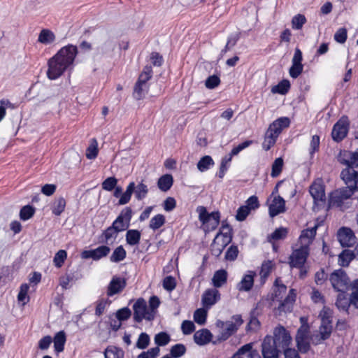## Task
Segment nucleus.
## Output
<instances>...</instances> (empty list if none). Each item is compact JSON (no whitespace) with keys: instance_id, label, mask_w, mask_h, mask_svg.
I'll return each mask as SVG.
<instances>
[{"instance_id":"25","label":"nucleus","mask_w":358,"mask_h":358,"mask_svg":"<svg viewBox=\"0 0 358 358\" xmlns=\"http://www.w3.org/2000/svg\"><path fill=\"white\" fill-rule=\"evenodd\" d=\"M118 234L119 233L111 225L101 234L100 236L101 242L106 244L113 243L117 239Z\"/></svg>"},{"instance_id":"34","label":"nucleus","mask_w":358,"mask_h":358,"mask_svg":"<svg viewBox=\"0 0 358 358\" xmlns=\"http://www.w3.org/2000/svg\"><path fill=\"white\" fill-rule=\"evenodd\" d=\"M173 176L170 174H165L161 176L157 181V186L162 192H167L173 185Z\"/></svg>"},{"instance_id":"16","label":"nucleus","mask_w":358,"mask_h":358,"mask_svg":"<svg viewBox=\"0 0 358 358\" xmlns=\"http://www.w3.org/2000/svg\"><path fill=\"white\" fill-rule=\"evenodd\" d=\"M314 203L319 206L324 204L326 201L324 186L319 182H313L309 188Z\"/></svg>"},{"instance_id":"26","label":"nucleus","mask_w":358,"mask_h":358,"mask_svg":"<svg viewBox=\"0 0 358 358\" xmlns=\"http://www.w3.org/2000/svg\"><path fill=\"white\" fill-rule=\"evenodd\" d=\"M227 281V272L224 269H220L215 272L212 282L214 287L219 288L226 284Z\"/></svg>"},{"instance_id":"51","label":"nucleus","mask_w":358,"mask_h":358,"mask_svg":"<svg viewBox=\"0 0 358 358\" xmlns=\"http://www.w3.org/2000/svg\"><path fill=\"white\" fill-rule=\"evenodd\" d=\"M306 22V18L303 15L297 14L292 20V26L294 29H301Z\"/></svg>"},{"instance_id":"35","label":"nucleus","mask_w":358,"mask_h":358,"mask_svg":"<svg viewBox=\"0 0 358 358\" xmlns=\"http://www.w3.org/2000/svg\"><path fill=\"white\" fill-rule=\"evenodd\" d=\"M126 241L129 245H138L141 240V234L137 229H129L126 233Z\"/></svg>"},{"instance_id":"53","label":"nucleus","mask_w":358,"mask_h":358,"mask_svg":"<svg viewBox=\"0 0 358 358\" xmlns=\"http://www.w3.org/2000/svg\"><path fill=\"white\" fill-rule=\"evenodd\" d=\"M348 38V31L345 27L339 28L334 36V40L338 43H344Z\"/></svg>"},{"instance_id":"8","label":"nucleus","mask_w":358,"mask_h":358,"mask_svg":"<svg viewBox=\"0 0 358 358\" xmlns=\"http://www.w3.org/2000/svg\"><path fill=\"white\" fill-rule=\"evenodd\" d=\"M134 320L136 322H141L143 319L151 321L154 319V313L150 312L146 303V301L140 298L137 299L133 306Z\"/></svg>"},{"instance_id":"62","label":"nucleus","mask_w":358,"mask_h":358,"mask_svg":"<svg viewBox=\"0 0 358 358\" xmlns=\"http://www.w3.org/2000/svg\"><path fill=\"white\" fill-rule=\"evenodd\" d=\"M238 255V249L236 245H231L226 251L225 259L227 261H234Z\"/></svg>"},{"instance_id":"54","label":"nucleus","mask_w":358,"mask_h":358,"mask_svg":"<svg viewBox=\"0 0 358 358\" xmlns=\"http://www.w3.org/2000/svg\"><path fill=\"white\" fill-rule=\"evenodd\" d=\"M162 285L166 291H173L176 287V278L171 275L165 277L163 280Z\"/></svg>"},{"instance_id":"45","label":"nucleus","mask_w":358,"mask_h":358,"mask_svg":"<svg viewBox=\"0 0 358 358\" xmlns=\"http://www.w3.org/2000/svg\"><path fill=\"white\" fill-rule=\"evenodd\" d=\"M186 348L183 344H176L170 350V355L173 358H179L185 355Z\"/></svg>"},{"instance_id":"37","label":"nucleus","mask_w":358,"mask_h":358,"mask_svg":"<svg viewBox=\"0 0 358 358\" xmlns=\"http://www.w3.org/2000/svg\"><path fill=\"white\" fill-rule=\"evenodd\" d=\"M350 301L348 299L345 292H340L338 294L336 301V307L341 310L348 312L350 307Z\"/></svg>"},{"instance_id":"28","label":"nucleus","mask_w":358,"mask_h":358,"mask_svg":"<svg viewBox=\"0 0 358 358\" xmlns=\"http://www.w3.org/2000/svg\"><path fill=\"white\" fill-rule=\"evenodd\" d=\"M220 235L223 236V243L224 245L229 244L232 241V228L227 221H223L222 222L220 230L217 233L216 238Z\"/></svg>"},{"instance_id":"42","label":"nucleus","mask_w":358,"mask_h":358,"mask_svg":"<svg viewBox=\"0 0 358 358\" xmlns=\"http://www.w3.org/2000/svg\"><path fill=\"white\" fill-rule=\"evenodd\" d=\"M214 164V162L210 156L206 155L201 158L197 163L198 169L201 171H206L210 169V166Z\"/></svg>"},{"instance_id":"15","label":"nucleus","mask_w":358,"mask_h":358,"mask_svg":"<svg viewBox=\"0 0 358 358\" xmlns=\"http://www.w3.org/2000/svg\"><path fill=\"white\" fill-rule=\"evenodd\" d=\"M110 251V248L108 246L103 245L95 249L83 250L81 252V257L83 259H92L94 261H98L108 256Z\"/></svg>"},{"instance_id":"48","label":"nucleus","mask_w":358,"mask_h":358,"mask_svg":"<svg viewBox=\"0 0 358 358\" xmlns=\"http://www.w3.org/2000/svg\"><path fill=\"white\" fill-rule=\"evenodd\" d=\"M171 340L170 336L164 331L157 334L155 336V343L159 346L167 345Z\"/></svg>"},{"instance_id":"49","label":"nucleus","mask_w":358,"mask_h":358,"mask_svg":"<svg viewBox=\"0 0 358 358\" xmlns=\"http://www.w3.org/2000/svg\"><path fill=\"white\" fill-rule=\"evenodd\" d=\"M273 264L270 260L265 261L262 263L260 270L261 278L266 279L271 273Z\"/></svg>"},{"instance_id":"31","label":"nucleus","mask_w":358,"mask_h":358,"mask_svg":"<svg viewBox=\"0 0 358 358\" xmlns=\"http://www.w3.org/2000/svg\"><path fill=\"white\" fill-rule=\"evenodd\" d=\"M148 90V84H143L136 81L134 87L133 96L136 100H141L145 97Z\"/></svg>"},{"instance_id":"59","label":"nucleus","mask_w":358,"mask_h":358,"mask_svg":"<svg viewBox=\"0 0 358 358\" xmlns=\"http://www.w3.org/2000/svg\"><path fill=\"white\" fill-rule=\"evenodd\" d=\"M66 256L67 253L65 250H59L54 257L53 262L55 265L58 268L61 267L66 259Z\"/></svg>"},{"instance_id":"24","label":"nucleus","mask_w":358,"mask_h":358,"mask_svg":"<svg viewBox=\"0 0 358 358\" xmlns=\"http://www.w3.org/2000/svg\"><path fill=\"white\" fill-rule=\"evenodd\" d=\"M289 124V119L287 117H282L273 122L269 125L268 129H270V131H273V134L279 136L282 130L285 128L288 127Z\"/></svg>"},{"instance_id":"40","label":"nucleus","mask_w":358,"mask_h":358,"mask_svg":"<svg viewBox=\"0 0 358 358\" xmlns=\"http://www.w3.org/2000/svg\"><path fill=\"white\" fill-rule=\"evenodd\" d=\"M166 222L165 216L162 214H157L152 217L150 221L149 227L156 231L162 227Z\"/></svg>"},{"instance_id":"57","label":"nucleus","mask_w":358,"mask_h":358,"mask_svg":"<svg viewBox=\"0 0 358 358\" xmlns=\"http://www.w3.org/2000/svg\"><path fill=\"white\" fill-rule=\"evenodd\" d=\"M160 352L159 347L150 348L148 351L142 352L136 358H157Z\"/></svg>"},{"instance_id":"1","label":"nucleus","mask_w":358,"mask_h":358,"mask_svg":"<svg viewBox=\"0 0 358 358\" xmlns=\"http://www.w3.org/2000/svg\"><path fill=\"white\" fill-rule=\"evenodd\" d=\"M78 54L76 45H68L62 48L48 62L47 76L50 80L59 78L68 69L73 65Z\"/></svg>"},{"instance_id":"50","label":"nucleus","mask_w":358,"mask_h":358,"mask_svg":"<svg viewBox=\"0 0 358 358\" xmlns=\"http://www.w3.org/2000/svg\"><path fill=\"white\" fill-rule=\"evenodd\" d=\"M35 209L29 205L23 206L20 212V217L22 220H27L34 215Z\"/></svg>"},{"instance_id":"10","label":"nucleus","mask_w":358,"mask_h":358,"mask_svg":"<svg viewBox=\"0 0 358 358\" xmlns=\"http://www.w3.org/2000/svg\"><path fill=\"white\" fill-rule=\"evenodd\" d=\"M310 327L306 324L301 325L296 331L295 341L298 350L301 353H306L310 348L309 342Z\"/></svg>"},{"instance_id":"56","label":"nucleus","mask_w":358,"mask_h":358,"mask_svg":"<svg viewBox=\"0 0 358 358\" xmlns=\"http://www.w3.org/2000/svg\"><path fill=\"white\" fill-rule=\"evenodd\" d=\"M117 184V179L115 177H108L102 182V189L110 192Z\"/></svg>"},{"instance_id":"33","label":"nucleus","mask_w":358,"mask_h":358,"mask_svg":"<svg viewBox=\"0 0 358 358\" xmlns=\"http://www.w3.org/2000/svg\"><path fill=\"white\" fill-rule=\"evenodd\" d=\"M55 34L50 29H43L38 35V41L42 44L48 45L55 41Z\"/></svg>"},{"instance_id":"27","label":"nucleus","mask_w":358,"mask_h":358,"mask_svg":"<svg viewBox=\"0 0 358 358\" xmlns=\"http://www.w3.org/2000/svg\"><path fill=\"white\" fill-rule=\"evenodd\" d=\"M317 226L315 225L314 227L310 229H306L302 231L299 240L301 241L302 245H308L312 242L316 235Z\"/></svg>"},{"instance_id":"9","label":"nucleus","mask_w":358,"mask_h":358,"mask_svg":"<svg viewBox=\"0 0 358 358\" xmlns=\"http://www.w3.org/2000/svg\"><path fill=\"white\" fill-rule=\"evenodd\" d=\"M309 255V247L301 245L299 248L293 250L289 257V264L291 268H302Z\"/></svg>"},{"instance_id":"29","label":"nucleus","mask_w":358,"mask_h":358,"mask_svg":"<svg viewBox=\"0 0 358 358\" xmlns=\"http://www.w3.org/2000/svg\"><path fill=\"white\" fill-rule=\"evenodd\" d=\"M355 258V252L351 250H344L340 253L338 257V264L341 266H348L350 263Z\"/></svg>"},{"instance_id":"3","label":"nucleus","mask_w":358,"mask_h":358,"mask_svg":"<svg viewBox=\"0 0 358 358\" xmlns=\"http://www.w3.org/2000/svg\"><path fill=\"white\" fill-rule=\"evenodd\" d=\"M265 337H269L270 343L282 350L289 347L292 343L290 332L281 324H278L273 329L272 335H266Z\"/></svg>"},{"instance_id":"4","label":"nucleus","mask_w":358,"mask_h":358,"mask_svg":"<svg viewBox=\"0 0 358 358\" xmlns=\"http://www.w3.org/2000/svg\"><path fill=\"white\" fill-rule=\"evenodd\" d=\"M149 192L148 185L141 182L136 185L134 182H131L127 187L126 191L118 201L119 205H124L129 202L133 193L138 201H141L147 196Z\"/></svg>"},{"instance_id":"12","label":"nucleus","mask_w":358,"mask_h":358,"mask_svg":"<svg viewBox=\"0 0 358 358\" xmlns=\"http://www.w3.org/2000/svg\"><path fill=\"white\" fill-rule=\"evenodd\" d=\"M132 209L131 207H126L122 209L113 221L112 227L118 232H122L127 230L130 226V222L132 217Z\"/></svg>"},{"instance_id":"7","label":"nucleus","mask_w":358,"mask_h":358,"mask_svg":"<svg viewBox=\"0 0 358 358\" xmlns=\"http://www.w3.org/2000/svg\"><path fill=\"white\" fill-rule=\"evenodd\" d=\"M199 219L205 226L208 231L215 230L220 224V213L219 211H214L208 213L204 206L197 208Z\"/></svg>"},{"instance_id":"64","label":"nucleus","mask_w":358,"mask_h":358,"mask_svg":"<svg viewBox=\"0 0 358 358\" xmlns=\"http://www.w3.org/2000/svg\"><path fill=\"white\" fill-rule=\"evenodd\" d=\"M220 83V78L216 75L210 76L205 83V85L208 89H214Z\"/></svg>"},{"instance_id":"46","label":"nucleus","mask_w":358,"mask_h":358,"mask_svg":"<svg viewBox=\"0 0 358 358\" xmlns=\"http://www.w3.org/2000/svg\"><path fill=\"white\" fill-rule=\"evenodd\" d=\"M283 166V159L281 157L275 159L272 164L271 176L273 178L278 177L282 172Z\"/></svg>"},{"instance_id":"22","label":"nucleus","mask_w":358,"mask_h":358,"mask_svg":"<svg viewBox=\"0 0 358 358\" xmlns=\"http://www.w3.org/2000/svg\"><path fill=\"white\" fill-rule=\"evenodd\" d=\"M255 273L249 271L248 274L243 275V278L236 285V288L240 292H249L252 289L254 285V278Z\"/></svg>"},{"instance_id":"61","label":"nucleus","mask_w":358,"mask_h":358,"mask_svg":"<svg viewBox=\"0 0 358 358\" xmlns=\"http://www.w3.org/2000/svg\"><path fill=\"white\" fill-rule=\"evenodd\" d=\"M94 143H92L86 150V157L89 159H94L98 155V148H97V143L95 139H94Z\"/></svg>"},{"instance_id":"11","label":"nucleus","mask_w":358,"mask_h":358,"mask_svg":"<svg viewBox=\"0 0 358 358\" xmlns=\"http://www.w3.org/2000/svg\"><path fill=\"white\" fill-rule=\"evenodd\" d=\"M340 177L348 188L354 194L358 191V171L354 167H346L341 172Z\"/></svg>"},{"instance_id":"41","label":"nucleus","mask_w":358,"mask_h":358,"mask_svg":"<svg viewBox=\"0 0 358 358\" xmlns=\"http://www.w3.org/2000/svg\"><path fill=\"white\" fill-rule=\"evenodd\" d=\"M66 207V200L63 197H59L54 202L52 207V212L54 215L58 216L64 212Z\"/></svg>"},{"instance_id":"32","label":"nucleus","mask_w":358,"mask_h":358,"mask_svg":"<svg viewBox=\"0 0 358 358\" xmlns=\"http://www.w3.org/2000/svg\"><path fill=\"white\" fill-rule=\"evenodd\" d=\"M66 341V334L63 331H60L55 334L53 342L56 352L59 353L64 350Z\"/></svg>"},{"instance_id":"63","label":"nucleus","mask_w":358,"mask_h":358,"mask_svg":"<svg viewBox=\"0 0 358 358\" xmlns=\"http://www.w3.org/2000/svg\"><path fill=\"white\" fill-rule=\"evenodd\" d=\"M287 229L284 227L276 229L271 234V238L275 241L284 239L287 235Z\"/></svg>"},{"instance_id":"6","label":"nucleus","mask_w":358,"mask_h":358,"mask_svg":"<svg viewBox=\"0 0 358 358\" xmlns=\"http://www.w3.org/2000/svg\"><path fill=\"white\" fill-rule=\"evenodd\" d=\"M233 321H217L216 324L221 329L220 338L222 340L228 339L233 334H234L238 327L243 323L241 315H236L232 317Z\"/></svg>"},{"instance_id":"2","label":"nucleus","mask_w":358,"mask_h":358,"mask_svg":"<svg viewBox=\"0 0 358 358\" xmlns=\"http://www.w3.org/2000/svg\"><path fill=\"white\" fill-rule=\"evenodd\" d=\"M353 194L350 189L343 187L332 191L329 196V207H337L342 210L348 208L350 206L348 201Z\"/></svg>"},{"instance_id":"23","label":"nucleus","mask_w":358,"mask_h":358,"mask_svg":"<svg viewBox=\"0 0 358 358\" xmlns=\"http://www.w3.org/2000/svg\"><path fill=\"white\" fill-rule=\"evenodd\" d=\"M213 338V334L207 329H203L196 331L194 334V341L199 345H205L209 343Z\"/></svg>"},{"instance_id":"36","label":"nucleus","mask_w":358,"mask_h":358,"mask_svg":"<svg viewBox=\"0 0 358 358\" xmlns=\"http://www.w3.org/2000/svg\"><path fill=\"white\" fill-rule=\"evenodd\" d=\"M103 354L105 358H124V355L122 349L113 345L107 347Z\"/></svg>"},{"instance_id":"58","label":"nucleus","mask_w":358,"mask_h":358,"mask_svg":"<svg viewBox=\"0 0 358 358\" xmlns=\"http://www.w3.org/2000/svg\"><path fill=\"white\" fill-rule=\"evenodd\" d=\"M150 343V337L146 333H141L136 342V347L138 349H145Z\"/></svg>"},{"instance_id":"21","label":"nucleus","mask_w":358,"mask_h":358,"mask_svg":"<svg viewBox=\"0 0 358 358\" xmlns=\"http://www.w3.org/2000/svg\"><path fill=\"white\" fill-rule=\"evenodd\" d=\"M220 299V293L215 288L208 289L202 295V303L206 308H210Z\"/></svg>"},{"instance_id":"44","label":"nucleus","mask_w":358,"mask_h":358,"mask_svg":"<svg viewBox=\"0 0 358 358\" xmlns=\"http://www.w3.org/2000/svg\"><path fill=\"white\" fill-rule=\"evenodd\" d=\"M261 326V323L259 320L255 316V310H252L250 313V319L247 324L246 331H257Z\"/></svg>"},{"instance_id":"55","label":"nucleus","mask_w":358,"mask_h":358,"mask_svg":"<svg viewBox=\"0 0 358 358\" xmlns=\"http://www.w3.org/2000/svg\"><path fill=\"white\" fill-rule=\"evenodd\" d=\"M110 301L108 299H100L96 301V306L95 310V315L96 316L101 315L106 307L109 305Z\"/></svg>"},{"instance_id":"52","label":"nucleus","mask_w":358,"mask_h":358,"mask_svg":"<svg viewBox=\"0 0 358 358\" xmlns=\"http://www.w3.org/2000/svg\"><path fill=\"white\" fill-rule=\"evenodd\" d=\"M207 317V313L204 309L199 308L195 310L194 313V321L200 324L203 325L205 324Z\"/></svg>"},{"instance_id":"38","label":"nucleus","mask_w":358,"mask_h":358,"mask_svg":"<svg viewBox=\"0 0 358 358\" xmlns=\"http://www.w3.org/2000/svg\"><path fill=\"white\" fill-rule=\"evenodd\" d=\"M127 252L122 245L117 247L113 252L110 257V261L111 262L117 263L126 258Z\"/></svg>"},{"instance_id":"17","label":"nucleus","mask_w":358,"mask_h":358,"mask_svg":"<svg viewBox=\"0 0 358 358\" xmlns=\"http://www.w3.org/2000/svg\"><path fill=\"white\" fill-rule=\"evenodd\" d=\"M338 241L343 247H350L355 243L356 237L352 229L348 227L341 228L337 234Z\"/></svg>"},{"instance_id":"20","label":"nucleus","mask_w":358,"mask_h":358,"mask_svg":"<svg viewBox=\"0 0 358 358\" xmlns=\"http://www.w3.org/2000/svg\"><path fill=\"white\" fill-rule=\"evenodd\" d=\"M285 211V201L280 196H275L268 206L269 215L274 217Z\"/></svg>"},{"instance_id":"47","label":"nucleus","mask_w":358,"mask_h":358,"mask_svg":"<svg viewBox=\"0 0 358 358\" xmlns=\"http://www.w3.org/2000/svg\"><path fill=\"white\" fill-rule=\"evenodd\" d=\"M29 286L27 283L22 284L20 286V292L17 295V300L26 304L29 301V297L27 295Z\"/></svg>"},{"instance_id":"30","label":"nucleus","mask_w":358,"mask_h":358,"mask_svg":"<svg viewBox=\"0 0 358 358\" xmlns=\"http://www.w3.org/2000/svg\"><path fill=\"white\" fill-rule=\"evenodd\" d=\"M332 328L331 320H321V325L320 327V340L324 341L328 339L331 334Z\"/></svg>"},{"instance_id":"18","label":"nucleus","mask_w":358,"mask_h":358,"mask_svg":"<svg viewBox=\"0 0 358 358\" xmlns=\"http://www.w3.org/2000/svg\"><path fill=\"white\" fill-rule=\"evenodd\" d=\"M338 161L347 167L358 166V150L354 152L347 150L341 151L338 156Z\"/></svg>"},{"instance_id":"43","label":"nucleus","mask_w":358,"mask_h":358,"mask_svg":"<svg viewBox=\"0 0 358 358\" xmlns=\"http://www.w3.org/2000/svg\"><path fill=\"white\" fill-rule=\"evenodd\" d=\"M152 77V69L151 66H145L139 75L137 82L143 84H148V81Z\"/></svg>"},{"instance_id":"5","label":"nucleus","mask_w":358,"mask_h":358,"mask_svg":"<svg viewBox=\"0 0 358 358\" xmlns=\"http://www.w3.org/2000/svg\"><path fill=\"white\" fill-rule=\"evenodd\" d=\"M332 287L338 292H346L350 287V280L346 272L339 268L335 270L329 276Z\"/></svg>"},{"instance_id":"14","label":"nucleus","mask_w":358,"mask_h":358,"mask_svg":"<svg viewBox=\"0 0 358 358\" xmlns=\"http://www.w3.org/2000/svg\"><path fill=\"white\" fill-rule=\"evenodd\" d=\"M349 123L347 117L341 118L334 126L331 136L334 141L336 142L341 141L347 135L348 131Z\"/></svg>"},{"instance_id":"13","label":"nucleus","mask_w":358,"mask_h":358,"mask_svg":"<svg viewBox=\"0 0 358 358\" xmlns=\"http://www.w3.org/2000/svg\"><path fill=\"white\" fill-rule=\"evenodd\" d=\"M269 337H264L261 344V353L262 358H280L281 352L275 345L270 343Z\"/></svg>"},{"instance_id":"19","label":"nucleus","mask_w":358,"mask_h":358,"mask_svg":"<svg viewBox=\"0 0 358 358\" xmlns=\"http://www.w3.org/2000/svg\"><path fill=\"white\" fill-rule=\"evenodd\" d=\"M127 285L126 280L118 276H113L108 285L107 295L113 296L121 292Z\"/></svg>"},{"instance_id":"39","label":"nucleus","mask_w":358,"mask_h":358,"mask_svg":"<svg viewBox=\"0 0 358 358\" xmlns=\"http://www.w3.org/2000/svg\"><path fill=\"white\" fill-rule=\"evenodd\" d=\"M290 88V83L288 80H282L278 85L271 88V92L273 94H280L284 95L287 94Z\"/></svg>"},{"instance_id":"60","label":"nucleus","mask_w":358,"mask_h":358,"mask_svg":"<svg viewBox=\"0 0 358 358\" xmlns=\"http://www.w3.org/2000/svg\"><path fill=\"white\" fill-rule=\"evenodd\" d=\"M320 136L318 135H313L310 143L309 154L312 157L315 152L319 150L320 148Z\"/></svg>"}]
</instances>
